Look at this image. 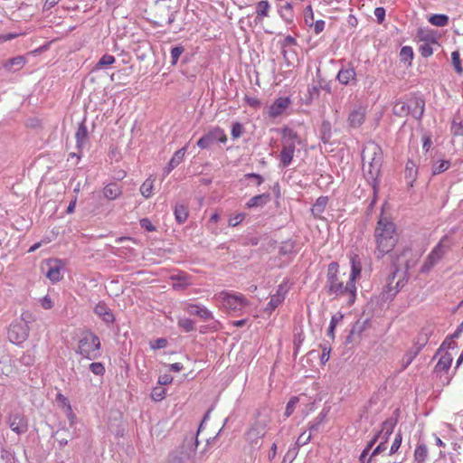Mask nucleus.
Masks as SVG:
<instances>
[{"instance_id":"obj_36","label":"nucleus","mask_w":463,"mask_h":463,"mask_svg":"<svg viewBox=\"0 0 463 463\" xmlns=\"http://www.w3.org/2000/svg\"><path fill=\"white\" fill-rule=\"evenodd\" d=\"M328 411L323 409L322 411L318 414V416L314 420V421L309 423V430L311 432L318 431L321 424L325 421L327 416Z\"/></svg>"},{"instance_id":"obj_34","label":"nucleus","mask_w":463,"mask_h":463,"mask_svg":"<svg viewBox=\"0 0 463 463\" xmlns=\"http://www.w3.org/2000/svg\"><path fill=\"white\" fill-rule=\"evenodd\" d=\"M452 361V354L449 353H445L443 355H441L438 364H436V369L439 371L447 372L450 368Z\"/></svg>"},{"instance_id":"obj_14","label":"nucleus","mask_w":463,"mask_h":463,"mask_svg":"<svg viewBox=\"0 0 463 463\" xmlns=\"http://www.w3.org/2000/svg\"><path fill=\"white\" fill-rule=\"evenodd\" d=\"M226 141L227 136L224 130L221 128H213L197 141V146L202 149H205L216 142L226 143Z\"/></svg>"},{"instance_id":"obj_3","label":"nucleus","mask_w":463,"mask_h":463,"mask_svg":"<svg viewBox=\"0 0 463 463\" xmlns=\"http://www.w3.org/2000/svg\"><path fill=\"white\" fill-rule=\"evenodd\" d=\"M345 273L340 275L337 262L329 263L325 288L329 295L345 296L347 302L352 304L355 299L356 287L349 279L345 283Z\"/></svg>"},{"instance_id":"obj_12","label":"nucleus","mask_w":463,"mask_h":463,"mask_svg":"<svg viewBox=\"0 0 463 463\" xmlns=\"http://www.w3.org/2000/svg\"><path fill=\"white\" fill-rule=\"evenodd\" d=\"M298 135L288 128H283L282 149L280 151V165L283 167L288 166L294 157L296 149V139Z\"/></svg>"},{"instance_id":"obj_52","label":"nucleus","mask_w":463,"mask_h":463,"mask_svg":"<svg viewBox=\"0 0 463 463\" xmlns=\"http://www.w3.org/2000/svg\"><path fill=\"white\" fill-rule=\"evenodd\" d=\"M298 401H299V399L297 396H293L292 398H290V400L288 401V402L287 403V406H286V411H285L286 417H289L294 412L295 407L298 404Z\"/></svg>"},{"instance_id":"obj_10","label":"nucleus","mask_w":463,"mask_h":463,"mask_svg":"<svg viewBox=\"0 0 463 463\" xmlns=\"http://www.w3.org/2000/svg\"><path fill=\"white\" fill-rule=\"evenodd\" d=\"M450 245V239L448 235H444L427 256L423 265L420 268V272L428 273L435 265H437L449 250Z\"/></svg>"},{"instance_id":"obj_33","label":"nucleus","mask_w":463,"mask_h":463,"mask_svg":"<svg viewBox=\"0 0 463 463\" xmlns=\"http://www.w3.org/2000/svg\"><path fill=\"white\" fill-rule=\"evenodd\" d=\"M270 5L267 0H262L256 5V14L257 18L261 21L264 17L269 16Z\"/></svg>"},{"instance_id":"obj_64","label":"nucleus","mask_w":463,"mask_h":463,"mask_svg":"<svg viewBox=\"0 0 463 463\" xmlns=\"http://www.w3.org/2000/svg\"><path fill=\"white\" fill-rule=\"evenodd\" d=\"M244 99L251 108L258 109L260 107V101L255 97L245 96Z\"/></svg>"},{"instance_id":"obj_51","label":"nucleus","mask_w":463,"mask_h":463,"mask_svg":"<svg viewBox=\"0 0 463 463\" xmlns=\"http://www.w3.org/2000/svg\"><path fill=\"white\" fill-rule=\"evenodd\" d=\"M282 302H283V300H281V298L279 297V295H272L269 302L267 305V307H265V310L271 311V310L275 309Z\"/></svg>"},{"instance_id":"obj_2","label":"nucleus","mask_w":463,"mask_h":463,"mask_svg":"<svg viewBox=\"0 0 463 463\" xmlns=\"http://www.w3.org/2000/svg\"><path fill=\"white\" fill-rule=\"evenodd\" d=\"M362 161L364 177L375 192L383 165L382 148L374 142H368L362 151Z\"/></svg>"},{"instance_id":"obj_5","label":"nucleus","mask_w":463,"mask_h":463,"mask_svg":"<svg viewBox=\"0 0 463 463\" xmlns=\"http://www.w3.org/2000/svg\"><path fill=\"white\" fill-rule=\"evenodd\" d=\"M270 422V417L266 410L259 411L254 423L246 432V440L253 449H259L262 444V439L266 434L267 427Z\"/></svg>"},{"instance_id":"obj_6","label":"nucleus","mask_w":463,"mask_h":463,"mask_svg":"<svg viewBox=\"0 0 463 463\" xmlns=\"http://www.w3.org/2000/svg\"><path fill=\"white\" fill-rule=\"evenodd\" d=\"M179 10L178 0H156L154 5L155 24L157 26L172 24Z\"/></svg>"},{"instance_id":"obj_35","label":"nucleus","mask_w":463,"mask_h":463,"mask_svg":"<svg viewBox=\"0 0 463 463\" xmlns=\"http://www.w3.org/2000/svg\"><path fill=\"white\" fill-rule=\"evenodd\" d=\"M175 220L179 222V223H184L187 217H188V211H187V207L184 204H181V203H177L175 204Z\"/></svg>"},{"instance_id":"obj_18","label":"nucleus","mask_w":463,"mask_h":463,"mask_svg":"<svg viewBox=\"0 0 463 463\" xmlns=\"http://www.w3.org/2000/svg\"><path fill=\"white\" fill-rule=\"evenodd\" d=\"M398 422V416L390 417L386 419L383 423L381 430L376 433L377 439H381V441L388 442L390 436L392 434L393 430Z\"/></svg>"},{"instance_id":"obj_27","label":"nucleus","mask_w":463,"mask_h":463,"mask_svg":"<svg viewBox=\"0 0 463 463\" xmlns=\"http://www.w3.org/2000/svg\"><path fill=\"white\" fill-rule=\"evenodd\" d=\"M327 203L328 198L326 196H320L317 199L316 203L313 204L311 208V213L315 218L324 219L322 214L326 210Z\"/></svg>"},{"instance_id":"obj_50","label":"nucleus","mask_w":463,"mask_h":463,"mask_svg":"<svg viewBox=\"0 0 463 463\" xmlns=\"http://www.w3.org/2000/svg\"><path fill=\"white\" fill-rule=\"evenodd\" d=\"M165 396V389L159 386V387H155L153 390H152V392H151V398L156 401V402H159V401H162Z\"/></svg>"},{"instance_id":"obj_37","label":"nucleus","mask_w":463,"mask_h":463,"mask_svg":"<svg viewBox=\"0 0 463 463\" xmlns=\"http://www.w3.org/2000/svg\"><path fill=\"white\" fill-rule=\"evenodd\" d=\"M429 22L435 26L444 27L449 24V16L442 14H432L429 18Z\"/></svg>"},{"instance_id":"obj_17","label":"nucleus","mask_w":463,"mask_h":463,"mask_svg":"<svg viewBox=\"0 0 463 463\" xmlns=\"http://www.w3.org/2000/svg\"><path fill=\"white\" fill-rule=\"evenodd\" d=\"M48 266V270L46 271V277L52 282L56 283L62 279V269L64 268V263L62 260L54 259L49 260L46 262Z\"/></svg>"},{"instance_id":"obj_4","label":"nucleus","mask_w":463,"mask_h":463,"mask_svg":"<svg viewBox=\"0 0 463 463\" xmlns=\"http://www.w3.org/2000/svg\"><path fill=\"white\" fill-rule=\"evenodd\" d=\"M209 413L210 411H208L204 415L197 433L190 432L186 434L182 443L169 453L167 459L168 463H192L194 461L199 444L197 436L203 422L208 418Z\"/></svg>"},{"instance_id":"obj_56","label":"nucleus","mask_w":463,"mask_h":463,"mask_svg":"<svg viewBox=\"0 0 463 463\" xmlns=\"http://www.w3.org/2000/svg\"><path fill=\"white\" fill-rule=\"evenodd\" d=\"M179 326L184 332H191L195 329L194 321V320H179Z\"/></svg>"},{"instance_id":"obj_20","label":"nucleus","mask_w":463,"mask_h":463,"mask_svg":"<svg viewBox=\"0 0 463 463\" xmlns=\"http://www.w3.org/2000/svg\"><path fill=\"white\" fill-rule=\"evenodd\" d=\"M290 99L288 97H280L277 99L269 107V116L270 118H277L286 110V109L289 106Z\"/></svg>"},{"instance_id":"obj_21","label":"nucleus","mask_w":463,"mask_h":463,"mask_svg":"<svg viewBox=\"0 0 463 463\" xmlns=\"http://www.w3.org/2000/svg\"><path fill=\"white\" fill-rule=\"evenodd\" d=\"M184 310L190 317H198V318H213L211 312L202 305L185 304Z\"/></svg>"},{"instance_id":"obj_16","label":"nucleus","mask_w":463,"mask_h":463,"mask_svg":"<svg viewBox=\"0 0 463 463\" xmlns=\"http://www.w3.org/2000/svg\"><path fill=\"white\" fill-rule=\"evenodd\" d=\"M336 80L342 85H354L356 83V72L352 63L343 65L339 70Z\"/></svg>"},{"instance_id":"obj_22","label":"nucleus","mask_w":463,"mask_h":463,"mask_svg":"<svg viewBox=\"0 0 463 463\" xmlns=\"http://www.w3.org/2000/svg\"><path fill=\"white\" fill-rule=\"evenodd\" d=\"M431 334V332L426 328L422 329L421 332L417 336V339H416V342H415V346H416V349L415 351L413 352V354H411V353L408 354L409 355V358H408V361H407V364H411V361L414 359V357L416 355H418V354L420 352V350L422 349V347L425 346V345L428 343L429 341V336Z\"/></svg>"},{"instance_id":"obj_38","label":"nucleus","mask_w":463,"mask_h":463,"mask_svg":"<svg viewBox=\"0 0 463 463\" xmlns=\"http://www.w3.org/2000/svg\"><path fill=\"white\" fill-rule=\"evenodd\" d=\"M116 59L113 55L104 54L95 65V70L106 68L115 62Z\"/></svg>"},{"instance_id":"obj_42","label":"nucleus","mask_w":463,"mask_h":463,"mask_svg":"<svg viewBox=\"0 0 463 463\" xmlns=\"http://www.w3.org/2000/svg\"><path fill=\"white\" fill-rule=\"evenodd\" d=\"M400 59L403 62L411 63L413 59V51L410 46H403L400 52Z\"/></svg>"},{"instance_id":"obj_25","label":"nucleus","mask_w":463,"mask_h":463,"mask_svg":"<svg viewBox=\"0 0 463 463\" xmlns=\"http://www.w3.org/2000/svg\"><path fill=\"white\" fill-rule=\"evenodd\" d=\"M76 138V146L79 150H81L82 147L87 144L89 140V133L86 125L84 122H81L79 125V128L75 133Z\"/></svg>"},{"instance_id":"obj_54","label":"nucleus","mask_w":463,"mask_h":463,"mask_svg":"<svg viewBox=\"0 0 463 463\" xmlns=\"http://www.w3.org/2000/svg\"><path fill=\"white\" fill-rule=\"evenodd\" d=\"M172 279H176V280L179 281V282H175L173 284V288L175 289H184L189 284L186 281L184 275H179V276H176V277H172Z\"/></svg>"},{"instance_id":"obj_39","label":"nucleus","mask_w":463,"mask_h":463,"mask_svg":"<svg viewBox=\"0 0 463 463\" xmlns=\"http://www.w3.org/2000/svg\"><path fill=\"white\" fill-rule=\"evenodd\" d=\"M450 166V162L449 160H440L436 162L432 166V175H439L446 170H448Z\"/></svg>"},{"instance_id":"obj_46","label":"nucleus","mask_w":463,"mask_h":463,"mask_svg":"<svg viewBox=\"0 0 463 463\" xmlns=\"http://www.w3.org/2000/svg\"><path fill=\"white\" fill-rule=\"evenodd\" d=\"M402 442V431L399 430L395 435V438L391 446L389 454L390 455L395 454L398 451V449H400Z\"/></svg>"},{"instance_id":"obj_32","label":"nucleus","mask_w":463,"mask_h":463,"mask_svg":"<svg viewBox=\"0 0 463 463\" xmlns=\"http://www.w3.org/2000/svg\"><path fill=\"white\" fill-rule=\"evenodd\" d=\"M428 455L427 446L423 443H419L414 450V461L416 463H424Z\"/></svg>"},{"instance_id":"obj_7","label":"nucleus","mask_w":463,"mask_h":463,"mask_svg":"<svg viewBox=\"0 0 463 463\" xmlns=\"http://www.w3.org/2000/svg\"><path fill=\"white\" fill-rule=\"evenodd\" d=\"M425 110V100L420 97H411L408 100H398L392 109L393 114L398 117L411 115L415 119L420 120Z\"/></svg>"},{"instance_id":"obj_60","label":"nucleus","mask_w":463,"mask_h":463,"mask_svg":"<svg viewBox=\"0 0 463 463\" xmlns=\"http://www.w3.org/2000/svg\"><path fill=\"white\" fill-rule=\"evenodd\" d=\"M245 217H246L245 213H238L235 216L230 218L229 225L232 227H235L238 224H240L244 220Z\"/></svg>"},{"instance_id":"obj_23","label":"nucleus","mask_w":463,"mask_h":463,"mask_svg":"<svg viewBox=\"0 0 463 463\" xmlns=\"http://www.w3.org/2000/svg\"><path fill=\"white\" fill-rule=\"evenodd\" d=\"M351 272L349 280L355 284V281L361 278L363 269L362 260L359 255L353 254L350 256Z\"/></svg>"},{"instance_id":"obj_29","label":"nucleus","mask_w":463,"mask_h":463,"mask_svg":"<svg viewBox=\"0 0 463 463\" xmlns=\"http://www.w3.org/2000/svg\"><path fill=\"white\" fill-rule=\"evenodd\" d=\"M305 339V336L303 335V330L300 326H298L294 328V339H293V345H294V351H293V357L296 359L300 346L303 344Z\"/></svg>"},{"instance_id":"obj_24","label":"nucleus","mask_w":463,"mask_h":463,"mask_svg":"<svg viewBox=\"0 0 463 463\" xmlns=\"http://www.w3.org/2000/svg\"><path fill=\"white\" fill-rule=\"evenodd\" d=\"M25 64V59L24 56H16L8 59L3 62V68L8 72H15L20 71Z\"/></svg>"},{"instance_id":"obj_62","label":"nucleus","mask_w":463,"mask_h":463,"mask_svg":"<svg viewBox=\"0 0 463 463\" xmlns=\"http://www.w3.org/2000/svg\"><path fill=\"white\" fill-rule=\"evenodd\" d=\"M13 372L10 364L0 360V375H9Z\"/></svg>"},{"instance_id":"obj_47","label":"nucleus","mask_w":463,"mask_h":463,"mask_svg":"<svg viewBox=\"0 0 463 463\" xmlns=\"http://www.w3.org/2000/svg\"><path fill=\"white\" fill-rule=\"evenodd\" d=\"M90 370L95 375L102 376L105 373V366L102 363L94 362L90 364Z\"/></svg>"},{"instance_id":"obj_11","label":"nucleus","mask_w":463,"mask_h":463,"mask_svg":"<svg viewBox=\"0 0 463 463\" xmlns=\"http://www.w3.org/2000/svg\"><path fill=\"white\" fill-rule=\"evenodd\" d=\"M222 307L233 316L242 315V310L249 306L248 300L242 294L231 292H221L219 295Z\"/></svg>"},{"instance_id":"obj_63","label":"nucleus","mask_w":463,"mask_h":463,"mask_svg":"<svg viewBox=\"0 0 463 463\" xmlns=\"http://www.w3.org/2000/svg\"><path fill=\"white\" fill-rule=\"evenodd\" d=\"M140 226L147 232H154L156 227L152 224L149 219L144 218L140 220Z\"/></svg>"},{"instance_id":"obj_30","label":"nucleus","mask_w":463,"mask_h":463,"mask_svg":"<svg viewBox=\"0 0 463 463\" xmlns=\"http://www.w3.org/2000/svg\"><path fill=\"white\" fill-rule=\"evenodd\" d=\"M279 14L287 24H291L294 20L293 5L286 3L279 9Z\"/></svg>"},{"instance_id":"obj_31","label":"nucleus","mask_w":463,"mask_h":463,"mask_svg":"<svg viewBox=\"0 0 463 463\" xmlns=\"http://www.w3.org/2000/svg\"><path fill=\"white\" fill-rule=\"evenodd\" d=\"M270 199L269 194H261L251 197L246 203L248 208L265 205Z\"/></svg>"},{"instance_id":"obj_43","label":"nucleus","mask_w":463,"mask_h":463,"mask_svg":"<svg viewBox=\"0 0 463 463\" xmlns=\"http://www.w3.org/2000/svg\"><path fill=\"white\" fill-rule=\"evenodd\" d=\"M153 184H154V180H152L151 178H147L142 184V185L140 187V193L144 197H146V198L150 197V195L152 194V190H153Z\"/></svg>"},{"instance_id":"obj_48","label":"nucleus","mask_w":463,"mask_h":463,"mask_svg":"<svg viewBox=\"0 0 463 463\" xmlns=\"http://www.w3.org/2000/svg\"><path fill=\"white\" fill-rule=\"evenodd\" d=\"M184 51V49L183 46H175L171 49V63L173 65L176 64Z\"/></svg>"},{"instance_id":"obj_44","label":"nucleus","mask_w":463,"mask_h":463,"mask_svg":"<svg viewBox=\"0 0 463 463\" xmlns=\"http://www.w3.org/2000/svg\"><path fill=\"white\" fill-rule=\"evenodd\" d=\"M66 433H69L67 429H61L55 432L54 438L61 447L67 445L69 442L68 436L65 435Z\"/></svg>"},{"instance_id":"obj_19","label":"nucleus","mask_w":463,"mask_h":463,"mask_svg":"<svg viewBox=\"0 0 463 463\" xmlns=\"http://www.w3.org/2000/svg\"><path fill=\"white\" fill-rule=\"evenodd\" d=\"M370 326V320H356L354 324L349 335L346 337L347 343L358 342L363 333Z\"/></svg>"},{"instance_id":"obj_9","label":"nucleus","mask_w":463,"mask_h":463,"mask_svg":"<svg viewBox=\"0 0 463 463\" xmlns=\"http://www.w3.org/2000/svg\"><path fill=\"white\" fill-rule=\"evenodd\" d=\"M99 350V338L91 331H83L80 336L77 353L89 360H95L100 355Z\"/></svg>"},{"instance_id":"obj_41","label":"nucleus","mask_w":463,"mask_h":463,"mask_svg":"<svg viewBox=\"0 0 463 463\" xmlns=\"http://www.w3.org/2000/svg\"><path fill=\"white\" fill-rule=\"evenodd\" d=\"M94 313L99 317L109 316L111 318H114V316L110 313V309L104 302H99L95 306Z\"/></svg>"},{"instance_id":"obj_40","label":"nucleus","mask_w":463,"mask_h":463,"mask_svg":"<svg viewBox=\"0 0 463 463\" xmlns=\"http://www.w3.org/2000/svg\"><path fill=\"white\" fill-rule=\"evenodd\" d=\"M187 146H184L180 149H178L173 156V157L170 159L171 166L176 167L181 164V162L184 160L185 152H186Z\"/></svg>"},{"instance_id":"obj_55","label":"nucleus","mask_w":463,"mask_h":463,"mask_svg":"<svg viewBox=\"0 0 463 463\" xmlns=\"http://www.w3.org/2000/svg\"><path fill=\"white\" fill-rule=\"evenodd\" d=\"M243 133V127L240 122H235L232 126V137L233 139L239 138Z\"/></svg>"},{"instance_id":"obj_49","label":"nucleus","mask_w":463,"mask_h":463,"mask_svg":"<svg viewBox=\"0 0 463 463\" xmlns=\"http://www.w3.org/2000/svg\"><path fill=\"white\" fill-rule=\"evenodd\" d=\"M168 345V341L165 337L157 338L154 341H150L149 345L153 350L162 349L166 347Z\"/></svg>"},{"instance_id":"obj_61","label":"nucleus","mask_w":463,"mask_h":463,"mask_svg":"<svg viewBox=\"0 0 463 463\" xmlns=\"http://www.w3.org/2000/svg\"><path fill=\"white\" fill-rule=\"evenodd\" d=\"M373 13L377 19V23L383 24L385 18V9L383 7H376Z\"/></svg>"},{"instance_id":"obj_28","label":"nucleus","mask_w":463,"mask_h":463,"mask_svg":"<svg viewBox=\"0 0 463 463\" xmlns=\"http://www.w3.org/2000/svg\"><path fill=\"white\" fill-rule=\"evenodd\" d=\"M122 194V188L116 183H110L103 188V195L108 200H116Z\"/></svg>"},{"instance_id":"obj_26","label":"nucleus","mask_w":463,"mask_h":463,"mask_svg":"<svg viewBox=\"0 0 463 463\" xmlns=\"http://www.w3.org/2000/svg\"><path fill=\"white\" fill-rule=\"evenodd\" d=\"M365 111L363 108L353 109L348 116V122L351 127L358 128L364 121Z\"/></svg>"},{"instance_id":"obj_53","label":"nucleus","mask_w":463,"mask_h":463,"mask_svg":"<svg viewBox=\"0 0 463 463\" xmlns=\"http://www.w3.org/2000/svg\"><path fill=\"white\" fill-rule=\"evenodd\" d=\"M312 433L311 431L309 434H307L306 431L302 432L296 441V446L299 448L307 444L311 440Z\"/></svg>"},{"instance_id":"obj_59","label":"nucleus","mask_w":463,"mask_h":463,"mask_svg":"<svg viewBox=\"0 0 463 463\" xmlns=\"http://www.w3.org/2000/svg\"><path fill=\"white\" fill-rule=\"evenodd\" d=\"M1 458L5 460V463H14V454L5 449H1Z\"/></svg>"},{"instance_id":"obj_58","label":"nucleus","mask_w":463,"mask_h":463,"mask_svg":"<svg viewBox=\"0 0 463 463\" xmlns=\"http://www.w3.org/2000/svg\"><path fill=\"white\" fill-rule=\"evenodd\" d=\"M323 137L322 139L324 141H326V139H329L331 137V125L328 121H324L321 126Z\"/></svg>"},{"instance_id":"obj_8","label":"nucleus","mask_w":463,"mask_h":463,"mask_svg":"<svg viewBox=\"0 0 463 463\" xmlns=\"http://www.w3.org/2000/svg\"><path fill=\"white\" fill-rule=\"evenodd\" d=\"M411 253V250L408 249H404L400 254L392 255V264L394 267V270L392 271V278L390 279L388 286H392L394 279L397 278L398 280L395 283V292L392 294H396L400 288L403 286L402 280L406 277L407 270L411 268L414 267L416 260H406L404 264L401 262V259L405 258L408 254Z\"/></svg>"},{"instance_id":"obj_13","label":"nucleus","mask_w":463,"mask_h":463,"mask_svg":"<svg viewBox=\"0 0 463 463\" xmlns=\"http://www.w3.org/2000/svg\"><path fill=\"white\" fill-rule=\"evenodd\" d=\"M28 333L29 327L26 320H14L10 325L7 335L12 343L19 345L27 338Z\"/></svg>"},{"instance_id":"obj_45","label":"nucleus","mask_w":463,"mask_h":463,"mask_svg":"<svg viewBox=\"0 0 463 463\" xmlns=\"http://www.w3.org/2000/svg\"><path fill=\"white\" fill-rule=\"evenodd\" d=\"M451 60L455 71L458 74H461L463 72V67L461 66L460 54L458 51H455L451 53Z\"/></svg>"},{"instance_id":"obj_1","label":"nucleus","mask_w":463,"mask_h":463,"mask_svg":"<svg viewBox=\"0 0 463 463\" xmlns=\"http://www.w3.org/2000/svg\"><path fill=\"white\" fill-rule=\"evenodd\" d=\"M374 241L376 248L374 255L377 259H382L386 254L392 252L398 241L396 225L387 216L381 214L374 230Z\"/></svg>"},{"instance_id":"obj_57","label":"nucleus","mask_w":463,"mask_h":463,"mask_svg":"<svg viewBox=\"0 0 463 463\" xmlns=\"http://www.w3.org/2000/svg\"><path fill=\"white\" fill-rule=\"evenodd\" d=\"M419 51H420L421 56H423L425 58L430 57L433 53V49L430 46V44L428 43L421 44L419 48Z\"/></svg>"},{"instance_id":"obj_15","label":"nucleus","mask_w":463,"mask_h":463,"mask_svg":"<svg viewBox=\"0 0 463 463\" xmlns=\"http://www.w3.org/2000/svg\"><path fill=\"white\" fill-rule=\"evenodd\" d=\"M6 422L9 428L17 435L24 434L29 429L28 419L20 411L10 412Z\"/></svg>"}]
</instances>
